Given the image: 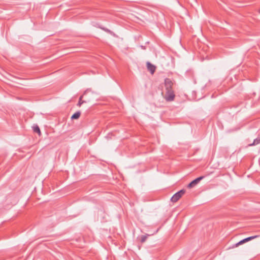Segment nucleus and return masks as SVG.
<instances>
[{
    "mask_svg": "<svg viewBox=\"0 0 260 260\" xmlns=\"http://www.w3.org/2000/svg\"><path fill=\"white\" fill-rule=\"evenodd\" d=\"M175 94L173 90L166 91L165 99L167 101H172L174 100Z\"/></svg>",
    "mask_w": 260,
    "mask_h": 260,
    "instance_id": "1",
    "label": "nucleus"
},
{
    "mask_svg": "<svg viewBox=\"0 0 260 260\" xmlns=\"http://www.w3.org/2000/svg\"><path fill=\"white\" fill-rule=\"evenodd\" d=\"M205 176H200L194 180H192L191 182H190L188 185L187 187L192 188L196 186L197 184L199 183V182L202 180L203 178H204Z\"/></svg>",
    "mask_w": 260,
    "mask_h": 260,
    "instance_id": "2",
    "label": "nucleus"
},
{
    "mask_svg": "<svg viewBox=\"0 0 260 260\" xmlns=\"http://www.w3.org/2000/svg\"><path fill=\"white\" fill-rule=\"evenodd\" d=\"M173 84L172 81L170 79H166L165 81V86L166 91L173 90L172 89Z\"/></svg>",
    "mask_w": 260,
    "mask_h": 260,
    "instance_id": "3",
    "label": "nucleus"
},
{
    "mask_svg": "<svg viewBox=\"0 0 260 260\" xmlns=\"http://www.w3.org/2000/svg\"><path fill=\"white\" fill-rule=\"evenodd\" d=\"M147 67L148 70L150 72V73L152 74H153L155 71V69H156L154 65L152 64L149 62H148L147 63Z\"/></svg>",
    "mask_w": 260,
    "mask_h": 260,
    "instance_id": "4",
    "label": "nucleus"
},
{
    "mask_svg": "<svg viewBox=\"0 0 260 260\" xmlns=\"http://www.w3.org/2000/svg\"><path fill=\"white\" fill-rule=\"evenodd\" d=\"M181 198L180 195L179 193L176 192L174 194V196L171 198V200L172 202H176Z\"/></svg>",
    "mask_w": 260,
    "mask_h": 260,
    "instance_id": "5",
    "label": "nucleus"
},
{
    "mask_svg": "<svg viewBox=\"0 0 260 260\" xmlns=\"http://www.w3.org/2000/svg\"><path fill=\"white\" fill-rule=\"evenodd\" d=\"M80 112L79 111L75 112L71 117L72 119H78L80 116Z\"/></svg>",
    "mask_w": 260,
    "mask_h": 260,
    "instance_id": "6",
    "label": "nucleus"
},
{
    "mask_svg": "<svg viewBox=\"0 0 260 260\" xmlns=\"http://www.w3.org/2000/svg\"><path fill=\"white\" fill-rule=\"evenodd\" d=\"M260 143V139L256 138L254 140L253 142L248 145L249 146H252L255 145H257Z\"/></svg>",
    "mask_w": 260,
    "mask_h": 260,
    "instance_id": "7",
    "label": "nucleus"
},
{
    "mask_svg": "<svg viewBox=\"0 0 260 260\" xmlns=\"http://www.w3.org/2000/svg\"><path fill=\"white\" fill-rule=\"evenodd\" d=\"M149 236H150V235H149V234H146L145 235L141 236V239H140L141 242V243L145 242L146 241V240H147V238H148V237Z\"/></svg>",
    "mask_w": 260,
    "mask_h": 260,
    "instance_id": "8",
    "label": "nucleus"
},
{
    "mask_svg": "<svg viewBox=\"0 0 260 260\" xmlns=\"http://www.w3.org/2000/svg\"><path fill=\"white\" fill-rule=\"evenodd\" d=\"M32 128H33V130H34V132L37 133L39 135L41 134V131H40V128L37 125L34 126L32 127Z\"/></svg>",
    "mask_w": 260,
    "mask_h": 260,
    "instance_id": "9",
    "label": "nucleus"
},
{
    "mask_svg": "<svg viewBox=\"0 0 260 260\" xmlns=\"http://www.w3.org/2000/svg\"><path fill=\"white\" fill-rule=\"evenodd\" d=\"M244 242H243V240H242L240 241L239 242H238V243H237L235 244L232 246V247H233V248L237 247H238V246H239V245H241V244H244Z\"/></svg>",
    "mask_w": 260,
    "mask_h": 260,
    "instance_id": "10",
    "label": "nucleus"
},
{
    "mask_svg": "<svg viewBox=\"0 0 260 260\" xmlns=\"http://www.w3.org/2000/svg\"><path fill=\"white\" fill-rule=\"evenodd\" d=\"M82 96H81L79 98V102H78V106H81V105L85 103V102L84 101H82Z\"/></svg>",
    "mask_w": 260,
    "mask_h": 260,
    "instance_id": "11",
    "label": "nucleus"
},
{
    "mask_svg": "<svg viewBox=\"0 0 260 260\" xmlns=\"http://www.w3.org/2000/svg\"><path fill=\"white\" fill-rule=\"evenodd\" d=\"M180 195L181 197L182 196L185 192V190L184 189H181L180 191L177 192Z\"/></svg>",
    "mask_w": 260,
    "mask_h": 260,
    "instance_id": "12",
    "label": "nucleus"
},
{
    "mask_svg": "<svg viewBox=\"0 0 260 260\" xmlns=\"http://www.w3.org/2000/svg\"><path fill=\"white\" fill-rule=\"evenodd\" d=\"M258 237V236H250V237H249L247 238H248V241H249L253 240Z\"/></svg>",
    "mask_w": 260,
    "mask_h": 260,
    "instance_id": "13",
    "label": "nucleus"
},
{
    "mask_svg": "<svg viewBox=\"0 0 260 260\" xmlns=\"http://www.w3.org/2000/svg\"><path fill=\"white\" fill-rule=\"evenodd\" d=\"M243 242H244V243H245V242H248V241H248V238H245V239H243Z\"/></svg>",
    "mask_w": 260,
    "mask_h": 260,
    "instance_id": "14",
    "label": "nucleus"
},
{
    "mask_svg": "<svg viewBox=\"0 0 260 260\" xmlns=\"http://www.w3.org/2000/svg\"><path fill=\"white\" fill-rule=\"evenodd\" d=\"M104 30L106 31H108L109 32H111L110 30H108V29H103Z\"/></svg>",
    "mask_w": 260,
    "mask_h": 260,
    "instance_id": "15",
    "label": "nucleus"
},
{
    "mask_svg": "<svg viewBox=\"0 0 260 260\" xmlns=\"http://www.w3.org/2000/svg\"><path fill=\"white\" fill-rule=\"evenodd\" d=\"M88 91V90L85 91L84 94Z\"/></svg>",
    "mask_w": 260,
    "mask_h": 260,
    "instance_id": "16",
    "label": "nucleus"
},
{
    "mask_svg": "<svg viewBox=\"0 0 260 260\" xmlns=\"http://www.w3.org/2000/svg\"><path fill=\"white\" fill-rule=\"evenodd\" d=\"M259 13H260V9H259Z\"/></svg>",
    "mask_w": 260,
    "mask_h": 260,
    "instance_id": "17",
    "label": "nucleus"
}]
</instances>
